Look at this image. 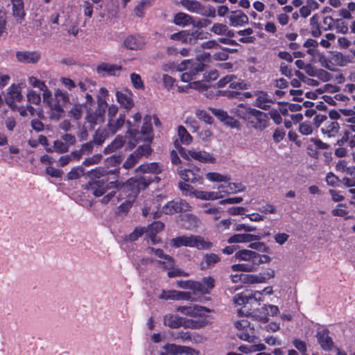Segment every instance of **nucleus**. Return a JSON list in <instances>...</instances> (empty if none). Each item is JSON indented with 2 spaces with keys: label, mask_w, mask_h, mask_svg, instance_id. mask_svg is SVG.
I'll return each instance as SVG.
<instances>
[{
  "label": "nucleus",
  "mask_w": 355,
  "mask_h": 355,
  "mask_svg": "<svg viewBox=\"0 0 355 355\" xmlns=\"http://www.w3.org/2000/svg\"><path fill=\"white\" fill-rule=\"evenodd\" d=\"M153 180L146 175L139 178H130L116 191H112L101 199V202L116 204L125 196L128 198L119 207L120 211H127L132 206L135 198L141 189H144Z\"/></svg>",
  "instance_id": "nucleus-1"
},
{
  "label": "nucleus",
  "mask_w": 355,
  "mask_h": 355,
  "mask_svg": "<svg viewBox=\"0 0 355 355\" xmlns=\"http://www.w3.org/2000/svg\"><path fill=\"white\" fill-rule=\"evenodd\" d=\"M204 64L199 60H184L176 67L178 71H184L181 75V80L184 83H189L187 86H179L180 92H184L187 89H194L200 92H207L209 86L202 81H196L200 77V73L203 71Z\"/></svg>",
  "instance_id": "nucleus-2"
},
{
  "label": "nucleus",
  "mask_w": 355,
  "mask_h": 355,
  "mask_svg": "<svg viewBox=\"0 0 355 355\" xmlns=\"http://www.w3.org/2000/svg\"><path fill=\"white\" fill-rule=\"evenodd\" d=\"M234 258L244 263L234 264L231 268L234 272H252L262 263H268L271 261L270 257L266 254H261L257 252L243 249L237 251L234 254Z\"/></svg>",
  "instance_id": "nucleus-3"
},
{
  "label": "nucleus",
  "mask_w": 355,
  "mask_h": 355,
  "mask_svg": "<svg viewBox=\"0 0 355 355\" xmlns=\"http://www.w3.org/2000/svg\"><path fill=\"white\" fill-rule=\"evenodd\" d=\"M144 253L147 255H154L150 257H144L141 262L142 264H148L153 263L157 259L158 264L163 268L168 270V276L174 277L178 276H187L188 274L183 272L178 268H175V261L172 257L166 254L164 251L159 248H147L144 250Z\"/></svg>",
  "instance_id": "nucleus-4"
},
{
  "label": "nucleus",
  "mask_w": 355,
  "mask_h": 355,
  "mask_svg": "<svg viewBox=\"0 0 355 355\" xmlns=\"http://www.w3.org/2000/svg\"><path fill=\"white\" fill-rule=\"evenodd\" d=\"M236 114L245 120L248 125L255 129L263 130L268 126V116L261 111L240 104L237 107Z\"/></svg>",
  "instance_id": "nucleus-5"
},
{
  "label": "nucleus",
  "mask_w": 355,
  "mask_h": 355,
  "mask_svg": "<svg viewBox=\"0 0 355 355\" xmlns=\"http://www.w3.org/2000/svg\"><path fill=\"white\" fill-rule=\"evenodd\" d=\"M205 178L211 182H220L217 186L218 190H221L223 198L230 194H234L245 190V187L241 183L230 182L231 177L227 174L218 172H209L205 174Z\"/></svg>",
  "instance_id": "nucleus-6"
},
{
  "label": "nucleus",
  "mask_w": 355,
  "mask_h": 355,
  "mask_svg": "<svg viewBox=\"0 0 355 355\" xmlns=\"http://www.w3.org/2000/svg\"><path fill=\"white\" fill-rule=\"evenodd\" d=\"M170 244L174 248H180L182 246L196 248L198 250H208L212 246V243L205 240L200 236L189 235L180 236L171 240Z\"/></svg>",
  "instance_id": "nucleus-7"
},
{
  "label": "nucleus",
  "mask_w": 355,
  "mask_h": 355,
  "mask_svg": "<svg viewBox=\"0 0 355 355\" xmlns=\"http://www.w3.org/2000/svg\"><path fill=\"white\" fill-rule=\"evenodd\" d=\"M43 102L53 112L52 117L59 119L61 114L64 112L63 107L69 102V96L66 92L58 89L54 92V97L50 92L49 97L43 100Z\"/></svg>",
  "instance_id": "nucleus-8"
},
{
  "label": "nucleus",
  "mask_w": 355,
  "mask_h": 355,
  "mask_svg": "<svg viewBox=\"0 0 355 355\" xmlns=\"http://www.w3.org/2000/svg\"><path fill=\"white\" fill-rule=\"evenodd\" d=\"M175 146L180 155L187 159L192 158L196 161L205 164H214L216 162V158L211 154L205 150L191 149L186 151L179 145L178 141H175Z\"/></svg>",
  "instance_id": "nucleus-9"
},
{
  "label": "nucleus",
  "mask_w": 355,
  "mask_h": 355,
  "mask_svg": "<svg viewBox=\"0 0 355 355\" xmlns=\"http://www.w3.org/2000/svg\"><path fill=\"white\" fill-rule=\"evenodd\" d=\"M191 211V206L184 200L175 199L168 202L162 207L161 212L165 214Z\"/></svg>",
  "instance_id": "nucleus-10"
},
{
  "label": "nucleus",
  "mask_w": 355,
  "mask_h": 355,
  "mask_svg": "<svg viewBox=\"0 0 355 355\" xmlns=\"http://www.w3.org/2000/svg\"><path fill=\"white\" fill-rule=\"evenodd\" d=\"M193 26L191 30L188 31H181L178 33L171 35V37L173 40H180L187 42L188 40L191 42L192 40L195 39H202V27L205 24H193Z\"/></svg>",
  "instance_id": "nucleus-11"
},
{
  "label": "nucleus",
  "mask_w": 355,
  "mask_h": 355,
  "mask_svg": "<svg viewBox=\"0 0 355 355\" xmlns=\"http://www.w3.org/2000/svg\"><path fill=\"white\" fill-rule=\"evenodd\" d=\"M177 173L180 178L185 182L198 184L203 183V177L200 173V168L198 167H195L191 170L179 166L177 168Z\"/></svg>",
  "instance_id": "nucleus-12"
},
{
  "label": "nucleus",
  "mask_w": 355,
  "mask_h": 355,
  "mask_svg": "<svg viewBox=\"0 0 355 355\" xmlns=\"http://www.w3.org/2000/svg\"><path fill=\"white\" fill-rule=\"evenodd\" d=\"M6 104L12 109L16 107V103L23 100L19 85L12 84L6 90L4 97Z\"/></svg>",
  "instance_id": "nucleus-13"
},
{
  "label": "nucleus",
  "mask_w": 355,
  "mask_h": 355,
  "mask_svg": "<svg viewBox=\"0 0 355 355\" xmlns=\"http://www.w3.org/2000/svg\"><path fill=\"white\" fill-rule=\"evenodd\" d=\"M236 328L241 331L237 334L239 338L249 343L254 341L253 335V328L250 327V322L247 319H241L235 322Z\"/></svg>",
  "instance_id": "nucleus-14"
},
{
  "label": "nucleus",
  "mask_w": 355,
  "mask_h": 355,
  "mask_svg": "<svg viewBox=\"0 0 355 355\" xmlns=\"http://www.w3.org/2000/svg\"><path fill=\"white\" fill-rule=\"evenodd\" d=\"M194 349L175 344H167L163 347V350L159 352V355H195Z\"/></svg>",
  "instance_id": "nucleus-15"
},
{
  "label": "nucleus",
  "mask_w": 355,
  "mask_h": 355,
  "mask_svg": "<svg viewBox=\"0 0 355 355\" xmlns=\"http://www.w3.org/2000/svg\"><path fill=\"white\" fill-rule=\"evenodd\" d=\"M217 85L218 87H223L229 85L230 88L238 89H246L249 87L248 84L240 79H238L234 75H227L220 79L217 83Z\"/></svg>",
  "instance_id": "nucleus-16"
},
{
  "label": "nucleus",
  "mask_w": 355,
  "mask_h": 355,
  "mask_svg": "<svg viewBox=\"0 0 355 355\" xmlns=\"http://www.w3.org/2000/svg\"><path fill=\"white\" fill-rule=\"evenodd\" d=\"M177 311L191 317H204L210 312L209 309L198 305L179 306Z\"/></svg>",
  "instance_id": "nucleus-17"
},
{
  "label": "nucleus",
  "mask_w": 355,
  "mask_h": 355,
  "mask_svg": "<svg viewBox=\"0 0 355 355\" xmlns=\"http://www.w3.org/2000/svg\"><path fill=\"white\" fill-rule=\"evenodd\" d=\"M127 124L128 125L127 132L128 133V135L132 139L137 140V139H140V135H142V138H141V139H144V140H150L151 139L152 126L150 123L145 122L143 124V126L141 128L140 133L137 132L135 129H133L132 128L130 122H128Z\"/></svg>",
  "instance_id": "nucleus-18"
},
{
  "label": "nucleus",
  "mask_w": 355,
  "mask_h": 355,
  "mask_svg": "<svg viewBox=\"0 0 355 355\" xmlns=\"http://www.w3.org/2000/svg\"><path fill=\"white\" fill-rule=\"evenodd\" d=\"M116 183L114 182H107L104 180H99L94 181L90 184V188L92 193L96 197H100L103 195L108 189L115 187Z\"/></svg>",
  "instance_id": "nucleus-19"
},
{
  "label": "nucleus",
  "mask_w": 355,
  "mask_h": 355,
  "mask_svg": "<svg viewBox=\"0 0 355 355\" xmlns=\"http://www.w3.org/2000/svg\"><path fill=\"white\" fill-rule=\"evenodd\" d=\"M164 224L160 221H155L150 224L144 232L146 237L150 241L151 243L155 245L161 241L159 236H157L159 232L164 229Z\"/></svg>",
  "instance_id": "nucleus-20"
},
{
  "label": "nucleus",
  "mask_w": 355,
  "mask_h": 355,
  "mask_svg": "<svg viewBox=\"0 0 355 355\" xmlns=\"http://www.w3.org/2000/svg\"><path fill=\"white\" fill-rule=\"evenodd\" d=\"M116 98L118 103L127 110H130L134 106L133 94L130 90L117 91Z\"/></svg>",
  "instance_id": "nucleus-21"
},
{
  "label": "nucleus",
  "mask_w": 355,
  "mask_h": 355,
  "mask_svg": "<svg viewBox=\"0 0 355 355\" xmlns=\"http://www.w3.org/2000/svg\"><path fill=\"white\" fill-rule=\"evenodd\" d=\"M274 294V291L272 286H266L261 291H252V297L253 300L261 304L266 301L272 302L274 297L272 295Z\"/></svg>",
  "instance_id": "nucleus-22"
},
{
  "label": "nucleus",
  "mask_w": 355,
  "mask_h": 355,
  "mask_svg": "<svg viewBox=\"0 0 355 355\" xmlns=\"http://www.w3.org/2000/svg\"><path fill=\"white\" fill-rule=\"evenodd\" d=\"M122 67L119 65L110 63H101L97 67V73L102 76H119Z\"/></svg>",
  "instance_id": "nucleus-23"
},
{
  "label": "nucleus",
  "mask_w": 355,
  "mask_h": 355,
  "mask_svg": "<svg viewBox=\"0 0 355 355\" xmlns=\"http://www.w3.org/2000/svg\"><path fill=\"white\" fill-rule=\"evenodd\" d=\"M212 114L217 117L224 124L231 127L236 128L239 125V122L233 117L228 115V114L223 110L209 108Z\"/></svg>",
  "instance_id": "nucleus-24"
},
{
  "label": "nucleus",
  "mask_w": 355,
  "mask_h": 355,
  "mask_svg": "<svg viewBox=\"0 0 355 355\" xmlns=\"http://www.w3.org/2000/svg\"><path fill=\"white\" fill-rule=\"evenodd\" d=\"M256 97L254 105L263 110H268L272 103V98L263 91H256L254 93Z\"/></svg>",
  "instance_id": "nucleus-25"
},
{
  "label": "nucleus",
  "mask_w": 355,
  "mask_h": 355,
  "mask_svg": "<svg viewBox=\"0 0 355 355\" xmlns=\"http://www.w3.org/2000/svg\"><path fill=\"white\" fill-rule=\"evenodd\" d=\"M181 225L188 230L198 228L200 224V219L192 214H187L180 216Z\"/></svg>",
  "instance_id": "nucleus-26"
},
{
  "label": "nucleus",
  "mask_w": 355,
  "mask_h": 355,
  "mask_svg": "<svg viewBox=\"0 0 355 355\" xmlns=\"http://www.w3.org/2000/svg\"><path fill=\"white\" fill-rule=\"evenodd\" d=\"M40 57V54L37 51H18L16 53L17 60L22 63H37Z\"/></svg>",
  "instance_id": "nucleus-27"
},
{
  "label": "nucleus",
  "mask_w": 355,
  "mask_h": 355,
  "mask_svg": "<svg viewBox=\"0 0 355 355\" xmlns=\"http://www.w3.org/2000/svg\"><path fill=\"white\" fill-rule=\"evenodd\" d=\"M340 129L339 124L333 119L329 118L321 127V131L324 136L327 137H335Z\"/></svg>",
  "instance_id": "nucleus-28"
},
{
  "label": "nucleus",
  "mask_w": 355,
  "mask_h": 355,
  "mask_svg": "<svg viewBox=\"0 0 355 355\" xmlns=\"http://www.w3.org/2000/svg\"><path fill=\"white\" fill-rule=\"evenodd\" d=\"M261 239L259 235H255L252 234H236L231 236L227 239L228 243H250L254 241H259Z\"/></svg>",
  "instance_id": "nucleus-29"
},
{
  "label": "nucleus",
  "mask_w": 355,
  "mask_h": 355,
  "mask_svg": "<svg viewBox=\"0 0 355 355\" xmlns=\"http://www.w3.org/2000/svg\"><path fill=\"white\" fill-rule=\"evenodd\" d=\"M159 297L163 300H190L191 296L189 292H182L175 290L163 291Z\"/></svg>",
  "instance_id": "nucleus-30"
},
{
  "label": "nucleus",
  "mask_w": 355,
  "mask_h": 355,
  "mask_svg": "<svg viewBox=\"0 0 355 355\" xmlns=\"http://www.w3.org/2000/svg\"><path fill=\"white\" fill-rule=\"evenodd\" d=\"M105 107H98L95 112L88 110L86 119L92 125L101 123L104 120Z\"/></svg>",
  "instance_id": "nucleus-31"
},
{
  "label": "nucleus",
  "mask_w": 355,
  "mask_h": 355,
  "mask_svg": "<svg viewBox=\"0 0 355 355\" xmlns=\"http://www.w3.org/2000/svg\"><path fill=\"white\" fill-rule=\"evenodd\" d=\"M318 342L321 347L324 350H329L333 347L334 343L329 336V331L326 329L318 331L317 333Z\"/></svg>",
  "instance_id": "nucleus-32"
},
{
  "label": "nucleus",
  "mask_w": 355,
  "mask_h": 355,
  "mask_svg": "<svg viewBox=\"0 0 355 355\" xmlns=\"http://www.w3.org/2000/svg\"><path fill=\"white\" fill-rule=\"evenodd\" d=\"M198 286H196V293L207 294L214 287V279L211 277H205L202 282H196Z\"/></svg>",
  "instance_id": "nucleus-33"
},
{
  "label": "nucleus",
  "mask_w": 355,
  "mask_h": 355,
  "mask_svg": "<svg viewBox=\"0 0 355 355\" xmlns=\"http://www.w3.org/2000/svg\"><path fill=\"white\" fill-rule=\"evenodd\" d=\"M163 170L162 166L159 165L158 163L152 162V163H146L140 165L136 170L137 173H151L153 175H157L160 173Z\"/></svg>",
  "instance_id": "nucleus-34"
},
{
  "label": "nucleus",
  "mask_w": 355,
  "mask_h": 355,
  "mask_svg": "<svg viewBox=\"0 0 355 355\" xmlns=\"http://www.w3.org/2000/svg\"><path fill=\"white\" fill-rule=\"evenodd\" d=\"M28 82L34 88L39 89L42 92L43 100L47 99L50 95V90L48 89L44 81H42L35 76H29Z\"/></svg>",
  "instance_id": "nucleus-35"
},
{
  "label": "nucleus",
  "mask_w": 355,
  "mask_h": 355,
  "mask_svg": "<svg viewBox=\"0 0 355 355\" xmlns=\"http://www.w3.org/2000/svg\"><path fill=\"white\" fill-rule=\"evenodd\" d=\"M261 309L264 313V315L258 317V320L263 323L268 321V316L275 317L279 313L278 306L270 304H263Z\"/></svg>",
  "instance_id": "nucleus-36"
},
{
  "label": "nucleus",
  "mask_w": 355,
  "mask_h": 355,
  "mask_svg": "<svg viewBox=\"0 0 355 355\" xmlns=\"http://www.w3.org/2000/svg\"><path fill=\"white\" fill-rule=\"evenodd\" d=\"M145 40L140 36H128L125 42V46L131 50H138L142 49L145 46Z\"/></svg>",
  "instance_id": "nucleus-37"
},
{
  "label": "nucleus",
  "mask_w": 355,
  "mask_h": 355,
  "mask_svg": "<svg viewBox=\"0 0 355 355\" xmlns=\"http://www.w3.org/2000/svg\"><path fill=\"white\" fill-rule=\"evenodd\" d=\"M307 53L312 55L313 57H318L319 58V61L321 64V65L331 71L335 70V65L331 63V62L328 61V59L324 56L323 55H321L316 47H311L307 48Z\"/></svg>",
  "instance_id": "nucleus-38"
},
{
  "label": "nucleus",
  "mask_w": 355,
  "mask_h": 355,
  "mask_svg": "<svg viewBox=\"0 0 355 355\" xmlns=\"http://www.w3.org/2000/svg\"><path fill=\"white\" fill-rule=\"evenodd\" d=\"M12 6V15L17 21L24 19L25 11L23 0H10Z\"/></svg>",
  "instance_id": "nucleus-39"
},
{
  "label": "nucleus",
  "mask_w": 355,
  "mask_h": 355,
  "mask_svg": "<svg viewBox=\"0 0 355 355\" xmlns=\"http://www.w3.org/2000/svg\"><path fill=\"white\" fill-rule=\"evenodd\" d=\"M164 324L171 328L176 329L183 324V319L177 315L167 314L164 317Z\"/></svg>",
  "instance_id": "nucleus-40"
},
{
  "label": "nucleus",
  "mask_w": 355,
  "mask_h": 355,
  "mask_svg": "<svg viewBox=\"0 0 355 355\" xmlns=\"http://www.w3.org/2000/svg\"><path fill=\"white\" fill-rule=\"evenodd\" d=\"M125 116L120 114L117 119H110L108 122V130L112 133L116 132L124 124Z\"/></svg>",
  "instance_id": "nucleus-41"
},
{
  "label": "nucleus",
  "mask_w": 355,
  "mask_h": 355,
  "mask_svg": "<svg viewBox=\"0 0 355 355\" xmlns=\"http://www.w3.org/2000/svg\"><path fill=\"white\" fill-rule=\"evenodd\" d=\"M203 208V213L211 215L214 220H218L221 217V211L218 207L210 204L204 203L201 205Z\"/></svg>",
  "instance_id": "nucleus-42"
},
{
  "label": "nucleus",
  "mask_w": 355,
  "mask_h": 355,
  "mask_svg": "<svg viewBox=\"0 0 355 355\" xmlns=\"http://www.w3.org/2000/svg\"><path fill=\"white\" fill-rule=\"evenodd\" d=\"M207 54L209 57H212L215 60H225L228 58V52L219 45L217 46L214 51L208 52Z\"/></svg>",
  "instance_id": "nucleus-43"
},
{
  "label": "nucleus",
  "mask_w": 355,
  "mask_h": 355,
  "mask_svg": "<svg viewBox=\"0 0 355 355\" xmlns=\"http://www.w3.org/2000/svg\"><path fill=\"white\" fill-rule=\"evenodd\" d=\"M178 136L180 142L184 145H189L193 141L192 137L187 132L186 128L182 125L178 128Z\"/></svg>",
  "instance_id": "nucleus-44"
},
{
  "label": "nucleus",
  "mask_w": 355,
  "mask_h": 355,
  "mask_svg": "<svg viewBox=\"0 0 355 355\" xmlns=\"http://www.w3.org/2000/svg\"><path fill=\"white\" fill-rule=\"evenodd\" d=\"M211 30L217 35H225L230 37L234 35L232 31L229 30L227 26L224 24H214Z\"/></svg>",
  "instance_id": "nucleus-45"
},
{
  "label": "nucleus",
  "mask_w": 355,
  "mask_h": 355,
  "mask_svg": "<svg viewBox=\"0 0 355 355\" xmlns=\"http://www.w3.org/2000/svg\"><path fill=\"white\" fill-rule=\"evenodd\" d=\"M250 300H253L252 291H247L246 293L237 294L233 298L234 302L238 305L245 304L248 303Z\"/></svg>",
  "instance_id": "nucleus-46"
},
{
  "label": "nucleus",
  "mask_w": 355,
  "mask_h": 355,
  "mask_svg": "<svg viewBox=\"0 0 355 355\" xmlns=\"http://www.w3.org/2000/svg\"><path fill=\"white\" fill-rule=\"evenodd\" d=\"M266 349L264 344L243 345L239 347V350L245 354L263 351Z\"/></svg>",
  "instance_id": "nucleus-47"
},
{
  "label": "nucleus",
  "mask_w": 355,
  "mask_h": 355,
  "mask_svg": "<svg viewBox=\"0 0 355 355\" xmlns=\"http://www.w3.org/2000/svg\"><path fill=\"white\" fill-rule=\"evenodd\" d=\"M220 261V257L214 253L206 254L204 256V262L201 263V268L205 269V268L213 266L214 264Z\"/></svg>",
  "instance_id": "nucleus-48"
},
{
  "label": "nucleus",
  "mask_w": 355,
  "mask_h": 355,
  "mask_svg": "<svg viewBox=\"0 0 355 355\" xmlns=\"http://www.w3.org/2000/svg\"><path fill=\"white\" fill-rule=\"evenodd\" d=\"M125 140L123 137L117 136L115 139L105 149L106 153H111L116 150L121 148L124 144Z\"/></svg>",
  "instance_id": "nucleus-49"
},
{
  "label": "nucleus",
  "mask_w": 355,
  "mask_h": 355,
  "mask_svg": "<svg viewBox=\"0 0 355 355\" xmlns=\"http://www.w3.org/2000/svg\"><path fill=\"white\" fill-rule=\"evenodd\" d=\"M173 22H196L193 18L184 12H178L175 17ZM197 22H210L209 19H204L203 21L199 20Z\"/></svg>",
  "instance_id": "nucleus-50"
},
{
  "label": "nucleus",
  "mask_w": 355,
  "mask_h": 355,
  "mask_svg": "<svg viewBox=\"0 0 355 355\" xmlns=\"http://www.w3.org/2000/svg\"><path fill=\"white\" fill-rule=\"evenodd\" d=\"M26 98L28 103L39 105L41 102L40 94L32 89H27Z\"/></svg>",
  "instance_id": "nucleus-51"
},
{
  "label": "nucleus",
  "mask_w": 355,
  "mask_h": 355,
  "mask_svg": "<svg viewBox=\"0 0 355 355\" xmlns=\"http://www.w3.org/2000/svg\"><path fill=\"white\" fill-rule=\"evenodd\" d=\"M131 83L134 88L139 90H143L144 89V84L141 76L136 73H132L130 74Z\"/></svg>",
  "instance_id": "nucleus-52"
},
{
  "label": "nucleus",
  "mask_w": 355,
  "mask_h": 355,
  "mask_svg": "<svg viewBox=\"0 0 355 355\" xmlns=\"http://www.w3.org/2000/svg\"><path fill=\"white\" fill-rule=\"evenodd\" d=\"M196 116L204 122L211 124L213 123V117L209 114V112L205 110L198 109L196 110Z\"/></svg>",
  "instance_id": "nucleus-53"
},
{
  "label": "nucleus",
  "mask_w": 355,
  "mask_h": 355,
  "mask_svg": "<svg viewBox=\"0 0 355 355\" xmlns=\"http://www.w3.org/2000/svg\"><path fill=\"white\" fill-rule=\"evenodd\" d=\"M350 132L348 130H345L344 135L342 137V139L339 140L338 142L340 146L343 145L345 142L349 140V145L351 148L355 146V135L349 137Z\"/></svg>",
  "instance_id": "nucleus-54"
},
{
  "label": "nucleus",
  "mask_w": 355,
  "mask_h": 355,
  "mask_svg": "<svg viewBox=\"0 0 355 355\" xmlns=\"http://www.w3.org/2000/svg\"><path fill=\"white\" fill-rule=\"evenodd\" d=\"M177 285L184 289H191L193 291L194 293H196V286H198V284L196 283V282L193 281H178Z\"/></svg>",
  "instance_id": "nucleus-55"
},
{
  "label": "nucleus",
  "mask_w": 355,
  "mask_h": 355,
  "mask_svg": "<svg viewBox=\"0 0 355 355\" xmlns=\"http://www.w3.org/2000/svg\"><path fill=\"white\" fill-rule=\"evenodd\" d=\"M151 153V148L149 144H144L139 146L135 152L137 154L138 158L140 159L142 157H147Z\"/></svg>",
  "instance_id": "nucleus-56"
},
{
  "label": "nucleus",
  "mask_w": 355,
  "mask_h": 355,
  "mask_svg": "<svg viewBox=\"0 0 355 355\" xmlns=\"http://www.w3.org/2000/svg\"><path fill=\"white\" fill-rule=\"evenodd\" d=\"M139 160L137 154L132 153L129 155L125 162L123 163V166L125 169L132 168Z\"/></svg>",
  "instance_id": "nucleus-57"
},
{
  "label": "nucleus",
  "mask_w": 355,
  "mask_h": 355,
  "mask_svg": "<svg viewBox=\"0 0 355 355\" xmlns=\"http://www.w3.org/2000/svg\"><path fill=\"white\" fill-rule=\"evenodd\" d=\"M83 107L81 105H75L69 111V116L78 120L82 116Z\"/></svg>",
  "instance_id": "nucleus-58"
},
{
  "label": "nucleus",
  "mask_w": 355,
  "mask_h": 355,
  "mask_svg": "<svg viewBox=\"0 0 355 355\" xmlns=\"http://www.w3.org/2000/svg\"><path fill=\"white\" fill-rule=\"evenodd\" d=\"M340 112L344 116L347 117L345 119V122L355 123V112L353 110L341 109Z\"/></svg>",
  "instance_id": "nucleus-59"
},
{
  "label": "nucleus",
  "mask_w": 355,
  "mask_h": 355,
  "mask_svg": "<svg viewBox=\"0 0 355 355\" xmlns=\"http://www.w3.org/2000/svg\"><path fill=\"white\" fill-rule=\"evenodd\" d=\"M249 247L252 249L256 250L261 252H269L270 248L264 242H254L252 243Z\"/></svg>",
  "instance_id": "nucleus-60"
},
{
  "label": "nucleus",
  "mask_w": 355,
  "mask_h": 355,
  "mask_svg": "<svg viewBox=\"0 0 355 355\" xmlns=\"http://www.w3.org/2000/svg\"><path fill=\"white\" fill-rule=\"evenodd\" d=\"M330 62H335L337 65L345 66L347 64V60L340 53H336L331 55ZM333 64L334 63L331 62Z\"/></svg>",
  "instance_id": "nucleus-61"
},
{
  "label": "nucleus",
  "mask_w": 355,
  "mask_h": 355,
  "mask_svg": "<svg viewBox=\"0 0 355 355\" xmlns=\"http://www.w3.org/2000/svg\"><path fill=\"white\" fill-rule=\"evenodd\" d=\"M231 223L230 218L223 219L216 225V229L218 232H222L230 229Z\"/></svg>",
  "instance_id": "nucleus-62"
},
{
  "label": "nucleus",
  "mask_w": 355,
  "mask_h": 355,
  "mask_svg": "<svg viewBox=\"0 0 355 355\" xmlns=\"http://www.w3.org/2000/svg\"><path fill=\"white\" fill-rule=\"evenodd\" d=\"M108 94V91L105 88H101L99 90V96L98 97V107H105L107 105L105 97Z\"/></svg>",
  "instance_id": "nucleus-63"
},
{
  "label": "nucleus",
  "mask_w": 355,
  "mask_h": 355,
  "mask_svg": "<svg viewBox=\"0 0 355 355\" xmlns=\"http://www.w3.org/2000/svg\"><path fill=\"white\" fill-rule=\"evenodd\" d=\"M258 210L265 214H275L277 212V209L275 206L270 203H266L261 207H259Z\"/></svg>",
  "instance_id": "nucleus-64"
}]
</instances>
